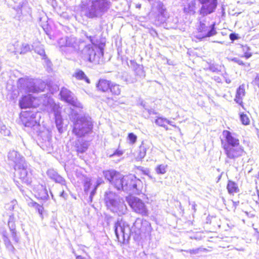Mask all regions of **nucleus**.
<instances>
[{
  "label": "nucleus",
  "instance_id": "6",
  "mask_svg": "<svg viewBox=\"0 0 259 259\" xmlns=\"http://www.w3.org/2000/svg\"><path fill=\"white\" fill-rule=\"evenodd\" d=\"M90 5L86 10V15L89 18L102 16L106 12L111 6L109 0H89Z\"/></svg>",
  "mask_w": 259,
  "mask_h": 259
},
{
  "label": "nucleus",
  "instance_id": "2",
  "mask_svg": "<svg viewBox=\"0 0 259 259\" xmlns=\"http://www.w3.org/2000/svg\"><path fill=\"white\" fill-rule=\"evenodd\" d=\"M9 161L14 164L15 172V181L18 182L19 179L22 183L27 185L31 184L32 179V170L26 162L25 158L18 152L10 151L8 154Z\"/></svg>",
  "mask_w": 259,
  "mask_h": 259
},
{
  "label": "nucleus",
  "instance_id": "32",
  "mask_svg": "<svg viewBox=\"0 0 259 259\" xmlns=\"http://www.w3.org/2000/svg\"><path fill=\"white\" fill-rule=\"evenodd\" d=\"M73 76L78 79L85 80L88 83L90 82L89 79L82 70H76Z\"/></svg>",
  "mask_w": 259,
  "mask_h": 259
},
{
  "label": "nucleus",
  "instance_id": "45",
  "mask_svg": "<svg viewBox=\"0 0 259 259\" xmlns=\"http://www.w3.org/2000/svg\"><path fill=\"white\" fill-rule=\"evenodd\" d=\"M123 154V151L120 150H116L112 154L110 155V157H113L114 156H121Z\"/></svg>",
  "mask_w": 259,
  "mask_h": 259
},
{
  "label": "nucleus",
  "instance_id": "55",
  "mask_svg": "<svg viewBox=\"0 0 259 259\" xmlns=\"http://www.w3.org/2000/svg\"><path fill=\"white\" fill-rule=\"evenodd\" d=\"M251 56H252V54L251 53L246 52L244 53V55L243 56H242V57H244L246 59H248L250 57H251Z\"/></svg>",
  "mask_w": 259,
  "mask_h": 259
},
{
  "label": "nucleus",
  "instance_id": "3",
  "mask_svg": "<svg viewBox=\"0 0 259 259\" xmlns=\"http://www.w3.org/2000/svg\"><path fill=\"white\" fill-rule=\"evenodd\" d=\"M225 140H221L222 147L227 158L235 160L246 153L244 148L240 144L239 140L229 131L225 130L223 132Z\"/></svg>",
  "mask_w": 259,
  "mask_h": 259
},
{
  "label": "nucleus",
  "instance_id": "44",
  "mask_svg": "<svg viewBox=\"0 0 259 259\" xmlns=\"http://www.w3.org/2000/svg\"><path fill=\"white\" fill-rule=\"evenodd\" d=\"M231 60L232 62L237 63L239 65L243 66L245 65V64L243 63V62L238 58H235V57L231 59Z\"/></svg>",
  "mask_w": 259,
  "mask_h": 259
},
{
  "label": "nucleus",
  "instance_id": "63",
  "mask_svg": "<svg viewBox=\"0 0 259 259\" xmlns=\"http://www.w3.org/2000/svg\"><path fill=\"white\" fill-rule=\"evenodd\" d=\"M33 203H37L35 202H34V201H31L29 203V205L33 207V205H34Z\"/></svg>",
  "mask_w": 259,
  "mask_h": 259
},
{
  "label": "nucleus",
  "instance_id": "64",
  "mask_svg": "<svg viewBox=\"0 0 259 259\" xmlns=\"http://www.w3.org/2000/svg\"><path fill=\"white\" fill-rule=\"evenodd\" d=\"M136 7L137 8L140 9L141 8V5L140 4H137Z\"/></svg>",
  "mask_w": 259,
  "mask_h": 259
},
{
  "label": "nucleus",
  "instance_id": "28",
  "mask_svg": "<svg viewBox=\"0 0 259 259\" xmlns=\"http://www.w3.org/2000/svg\"><path fill=\"white\" fill-rule=\"evenodd\" d=\"M245 95V85L244 84L240 85L238 88L236 95L235 101L237 103L242 102V98Z\"/></svg>",
  "mask_w": 259,
  "mask_h": 259
},
{
  "label": "nucleus",
  "instance_id": "42",
  "mask_svg": "<svg viewBox=\"0 0 259 259\" xmlns=\"http://www.w3.org/2000/svg\"><path fill=\"white\" fill-rule=\"evenodd\" d=\"M33 207L35 208L36 210H37L38 212L40 215V216L42 217V211L44 210L43 207L41 205L38 204V203H33Z\"/></svg>",
  "mask_w": 259,
  "mask_h": 259
},
{
  "label": "nucleus",
  "instance_id": "8",
  "mask_svg": "<svg viewBox=\"0 0 259 259\" xmlns=\"http://www.w3.org/2000/svg\"><path fill=\"white\" fill-rule=\"evenodd\" d=\"M114 231L118 241L124 243L125 240L129 239L132 229L127 223L121 219L115 223Z\"/></svg>",
  "mask_w": 259,
  "mask_h": 259
},
{
  "label": "nucleus",
  "instance_id": "51",
  "mask_svg": "<svg viewBox=\"0 0 259 259\" xmlns=\"http://www.w3.org/2000/svg\"><path fill=\"white\" fill-rule=\"evenodd\" d=\"M43 57V59L44 60V61H45V63L46 64V65L48 67H50L51 65V61L47 58L46 55H45V57Z\"/></svg>",
  "mask_w": 259,
  "mask_h": 259
},
{
  "label": "nucleus",
  "instance_id": "62",
  "mask_svg": "<svg viewBox=\"0 0 259 259\" xmlns=\"http://www.w3.org/2000/svg\"><path fill=\"white\" fill-rule=\"evenodd\" d=\"M76 259H86L85 257H83L80 255H76Z\"/></svg>",
  "mask_w": 259,
  "mask_h": 259
},
{
  "label": "nucleus",
  "instance_id": "18",
  "mask_svg": "<svg viewBox=\"0 0 259 259\" xmlns=\"http://www.w3.org/2000/svg\"><path fill=\"white\" fill-rule=\"evenodd\" d=\"M48 176L56 183L60 184L62 185H66L65 180L59 175L54 169H50L47 171Z\"/></svg>",
  "mask_w": 259,
  "mask_h": 259
},
{
  "label": "nucleus",
  "instance_id": "22",
  "mask_svg": "<svg viewBox=\"0 0 259 259\" xmlns=\"http://www.w3.org/2000/svg\"><path fill=\"white\" fill-rule=\"evenodd\" d=\"M75 150L77 152L78 155L82 154L85 152L88 148V143L82 140L78 139L75 141L74 145Z\"/></svg>",
  "mask_w": 259,
  "mask_h": 259
},
{
  "label": "nucleus",
  "instance_id": "31",
  "mask_svg": "<svg viewBox=\"0 0 259 259\" xmlns=\"http://www.w3.org/2000/svg\"><path fill=\"white\" fill-rule=\"evenodd\" d=\"M118 172L114 170H108L103 171V175L105 179L108 180L110 183H112L113 180Z\"/></svg>",
  "mask_w": 259,
  "mask_h": 259
},
{
  "label": "nucleus",
  "instance_id": "46",
  "mask_svg": "<svg viewBox=\"0 0 259 259\" xmlns=\"http://www.w3.org/2000/svg\"><path fill=\"white\" fill-rule=\"evenodd\" d=\"M229 38L232 41H233L235 40L238 39L239 37L238 36V34L235 33H231L229 35Z\"/></svg>",
  "mask_w": 259,
  "mask_h": 259
},
{
  "label": "nucleus",
  "instance_id": "47",
  "mask_svg": "<svg viewBox=\"0 0 259 259\" xmlns=\"http://www.w3.org/2000/svg\"><path fill=\"white\" fill-rule=\"evenodd\" d=\"M97 189V188L95 187L94 189L90 193V196H89V200H90V202H92L93 197H94V196L95 195V194L96 193Z\"/></svg>",
  "mask_w": 259,
  "mask_h": 259
},
{
  "label": "nucleus",
  "instance_id": "11",
  "mask_svg": "<svg viewBox=\"0 0 259 259\" xmlns=\"http://www.w3.org/2000/svg\"><path fill=\"white\" fill-rule=\"evenodd\" d=\"M125 199L134 212L144 216L148 215L147 207L141 199L132 195L126 197Z\"/></svg>",
  "mask_w": 259,
  "mask_h": 259
},
{
  "label": "nucleus",
  "instance_id": "53",
  "mask_svg": "<svg viewBox=\"0 0 259 259\" xmlns=\"http://www.w3.org/2000/svg\"><path fill=\"white\" fill-rule=\"evenodd\" d=\"M254 82L255 85L259 87V73L256 75L254 80Z\"/></svg>",
  "mask_w": 259,
  "mask_h": 259
},
{
  "label": "nucleus",
  "instance_id": "24",
  "mask_svg": "<svg viewBox=\"0 0 259 259\" xmlns=\"http://www.w3.org/2000/svg\"><path fill=\"white\" fill-rule=\"evenodd\" d=\"M13 46L14 48V50H12V52L15 54L17 53H19L20 54H25L30 50V47L27 44H23L20 49L18 48L19 46L18 42H16ZM11 47H12V46Z\"/></svg>",
  "mask_w": 259,
  "mask_h": 259
},
{
  "label": "nucleus",
  "instance_id": "56",
  "mask_svg": "<svg viewBox=\"0 0 259 259\" xmlns=\"http://www.w3.org/2000/svg\"><path fill=\"white\" fill-rule=\"evenodd\" d=\"M60 196L65 199L66 198L67 195V194L65 193L64 191L63 190L60 194Z\"/></svg>",
  "mask_w": 259,
  "mask_h": 259
},
{
  "label": "nucleus",
  "instance_id": "50",
  "mask_svg": "<svg viewBox=\"0 0 259 259\" xmlns=\"http://www.w3.org/2000/svg\"><path fill=\"white\" fill-rule=\"evenodd\" d=\"M104 183V181L102 178H98L96 182V185L95 187L98 188V187L102 183Z\"/></svg>",
  "mask_w": 259,
  "mask_h": 259
},
{
  "label": "nucleus",
  "instance_id": "39",
  "mask_svg": "<svg viewBox=\"0 0 259 259\" xmlns=\"http://www.w3.org/2000/svg\"><path fill=\"white\" fill-rule=\"evenodd\" d=\"M91 185V180L89 178H86L84 181L83 189L84 192L87 194L89 191Z\"/></svg>",
  "mask_w": 259,
  "mask_h": 259
},
{
  "label": "nucleus",
  "instance_id": "13",
  "mask_svg": "<svg viewBox=\"0 0 259 259\" xmlns=\"http://www.w3.org/2000/svg\"><path fill=\"white\" fill-rule=\"evenodd\" d=\"M201 5L199 14L204 17L213 13L218 5V0H197Z\"/></svg>",
  "mask_w": 259,
  "mask_h": 259
},
{
  "label": "nucleus",
  "instance_id": "1",
  "mask_svg": "<svg viewBox=\"0 0 259 259\" xmlns=\"http://www.w3.org/2000/svg\"><path fill=\"white\" fill-rule=\"evenodd\" d=\"M58 44L62 53L66 55L77 54L84 60L90 62H98L104 54L102 47L86 45L84 41L73 36L59 38Z\"/></svg>",
  "mask_w": 259,
  "mask_h": 259
},
{
  "label": "nucleus",
  "instance_id": "61",
  "mask_svg": "<svg viewBox=\"0 0 259 259\" xmlns=\"http://www.w3.org/2000/svg\"><path fill=\"white\" fill-rule=\"evenodd\" d=\"M166 123H167V124H169L170 125H172L173 126L176 127V125L173 124V122L172 121H169L168 119H167Z\"/></svg>",
  "mask_w": 259,
  "mask_h": 259
},
{
  "label": "nucleus",
  "instance_id": "9",
  "mask_svg": "<svg viewBox=\"0 0 259 259\" xmlns=\"http://www.w3.org/2000/svg\"><path fill=\"white\" fill-rule=\"evenodd\" d=\"M131 229H132V233H135L138 237L142 238L150 234L151 227L147 221L138 218L135 221Z\"/></svg>",
  "mask_w": 259,
  "mask_h": 259
},
{
  "label": "nucleus",
  "instance_id": "40",
  "mask_svg": "<svg viewBox=\"0 0 259 259\" xmlns=\"http://www.w3.org/2000/svg\"><path fill=\"white\" fill-rule=\"evenodd\" d=\"M158 12L163 17L166 18L167 15L166 14V10L162 3H159L158 5Z\"/></svg>",
  "mask_w": 259,
  "mask_h": 259
},
{
  "label": "nucleus",
  "instance_id": "52",
  "mask_svg": "<svg viewBox=\"0 0 259 259\" xmlns=\"http://www.w3.org/2000/svg\"><path fill=\"white\" fill-rule=\"evenodd\" d=\"M84 35L88 38L89 39L90 41L92 43V44H94V40H93V38H94V36H92V35H89L88 34V33L87 32H84L83 33Z\"/></svg>",
  "mask_w": 259,
  "mask_h": 259
},
{
  "label": "nucleus",
  "instance_id": "21",
  "mask_svg": "<svg viewBox=\"0 0 259 259\" xmlns=\"http://www.w3.org/2000/svg\"><path fill=\"white\" fill-rule=\"evenodd\" d=\"M112 81L106 79L101 78L96 84L97 89L102 92H107L109 91Z\"/></svg>",
  "mask_w": 259,
  "mask_h": 259
},
{
  "label": "nucleus",
  "instance_id": "38",
  "mask_svg": "<svg viewBox=\"0 0 259 259\" xmlns=\"http://www.w3.org/2000/svg\"><path fill=\"white\" fill-rule=\"evenodd\" d=\"M0 133L5 136H9L11 133L10 130L5 125L3 124L0 127Z\"/></svg>",
  "mask_w": 259,
  "mask_h": 259
},
{
  "label": "nucleus",
  "instance_id": "5",
  "mask_svg": "<svg viewBox=\"0 0 259 259\" xmlns=\"http://www.w3.org/2000/svg\"><path fill=\"white\" fill-rule=\"evenodd\" d=\"M104 201L108 209L119 215L124 214L127 212V206L123 199L120 198L114 192L107 191L104 194Z\"/></svg>",
  "mask_w": 259,
  "mask_h": 259
},
{
  "label": "nucleus",
  "instance_id": "29",
  "mask_svg": "<svg viewBox=\"0 0 259 259\" xmlns=\"http://www.w3.org/2000/svg\"><path fill=\"white\" fill-rule=\"evenodd\" d=\"M121 79L127 83H133L136 82L137 80V79L135 77L126 72H124L122 73Z\"/></svg>",
  "mask_w": 259,
  "mask_h": 259
},
{
  "label": "nucleus",
  "instance_id": "26",
  "mask_svg": "<svg viewBox=\"0 0 259 259\" xmlns=\"http://www.w3.org/2000/svg\"><path fill=\"white\" fill-rule=\"evenodd\" d=\"M8 227L9 228V230L11 233V237L13 238V240L16 242L18 243L19 241V238L17 235V232L15 229V224L14 222L9 220L8 222Z\"/></svg>",
  "mask_w": 259,
  "mask_h": 259
},
{
  "label": "nucleus",
  "instance_id": "41",
  "mask_svg": "<svg viewBox=\"0 0 259 259\" xmlns=\"http://www.w3.org/2000/svg\"><path fill=\"white\" fill-rule=\"evenodd\" d=\"M240 120L242 124L244 125L249 124L250 122L249 119L246 114L242 113L240 116Z\"/></svg>",
  "mask_w": 259,
  "mask_h": 259
},
{
  "label": "nucleus",
  "instance_id": "35",
  "mask_svg": "<svg viewBox=\"0 0 259 259\" xmlns=\"http://www.w3.org/2000/svg\"><path fill=\"white\" fill-rule=\"evenodd\" d=\"M167 165L161 164L157 165L155 168V171L157 174L163 175L166 173Z\"/></svg>",
  "mask_w": 259,
  "mask_h": 259
},
{
  "label": "nucleus",
  "instance_id": "19",
  "mask_svg": "<svg viewBox=\"0 0 259 259\" xmlns=\"http://www.w3.org/2000/svg\"><path fill=\"white\" fill-rule=\"evenodd\" d=\"M124 177L120 173H118L114 177V180L112 182V184L114 185L115 188L118 190H123L124 185Z\"/></svg>",
  "mask_w": 259,
  "mask_h": 259
},
{
  "label": "nucleus",
  "instance_id": "37",
  "mask_svg": "<svg viewBox=\"0 0 259 259\" xmlns=\"http://www.w3.org/2000/svg\"><path fill=\"white\" fill-rule=\"evenodd\" d=\"M167 119L163 117H158L155 120V123L158 126L164 127L166 130H168L167 126L165 125Z\"/></svg>",
  "mask_w": 259,
  "mask_h": 259
},
{
  "label": "nucleus",
  "instance_id": "15",
  "mask_svg": "<svg viewBox=\"0 0 259 259\" xmlns=\"http://www.w3.org/2000/svg\"><path fill=\"white\" fill-rule=\"evenodd\" d=\"M37 116L40 117L39 113L27 111L21 114V118L25 126L32 127L39 125L36 119Z\"/></svg>",
  "mask_w": 259,
  "mask_h": 259
},
{
  "label": "nucleus",
  "instance_id": "59",
  "mask_svg": "<svg viewBox=\"0 0 259 259\" xmlns=\"http://www.w3.org/2000/svg\"><path fill=\"white\" fill-rule=\"evenodd\" d=\"M233 206L235 207V208H236L238 205V204L239 203V201H233Z\"/></svg>",
  "mask_w": 259,
  "mask_h": 259
},
{
  "label": "nucleus",
  "instance_id": "10",
  "mask_svg": "<svg viewBox=\"0 0 259 259\" xmlns=\"http://www.w3.org/2000/svg\"><path fill=\"white\" fill-rule=\"evenodd\" d=\"M197 31L194 36L200 40L207 37L213 36L217 34L215 28V23L211 25H206L204 20L199 19V25L197 27Z\"/></svg>",
  "mask_w": 259,
  "mask_h": 259
},
{
  "label": "nucleus",
  "instance_id": "36",
  "mask_svg": "<svg viewBox=\"0 0 259 259\" xmlns=\"http://www.w3.org/2000/svg\"><path fill=\"white\" fill-rule=\"evenodd\" d=\"M207 250L206 248L200 247L195 249H189V250H181V251H186L190 253L191 254H197L201 252H204Z\"/></svg>",
  "mask_w": 259,
  "mask_h": 259
},
{
  "label": "nucleus",
  "instance_id": "4",
  "mask_svg": "<svg viewBox=\"0 0 259 259\" xmlns=\"http://www.w3.org/2000/svg\"><path fill=\"white\" fill-rule=\"evenodd\" d=\"M70 119L73 122L72 133L77 137H83L92 132L93 124L91 118L81 116L72 110Z\"/></svg>",
  "mask_w": 259,
  "mask_h": 259
},
{
  "label": "nucleus",
  "instance_id": "17",
  "mask_svg": "<svg viewBox=\"0 0 259 259\" xmlns=\"http://www.w3.org/2000/svg\"><path fill=\"white\" fill-rule=\"evenodd\" d=\"M35 99L29 94L23 96L19 101V105L21 108H27L33 106V102Z\"/></svg>",
  "mask_w": 259,
  "mask_h": 259
},
{
  "label": "nucleus",
  "instance_id": "14",
  "mask_svg": "<svg viewBox=\"0 0 259 259\" xmlns=\"http://www.w3.org/2000/svg\"><path fill=\"white\" fill-rule=\"evenodd\" d=\"M61 99L73 106L82 108V105L74 96L73 94L66 88H62L60 92Z\"/></svg>",
  "mask_w": 259,
  "mask_h": 259
},
{
  "label": "nucleus",
  "instance_id": "20",
  "mask_svg": "<svg viewBox=\"0 0 259 259\" xmlns=\"http://www.w3.org/2000/svg\"><path fill=\"white\" fill-rule=\"evenodd\" d=\"M196 1L197 0H189L184 6V12L190 15H193L197 9Z\"/></svg>",
  "mask_w": 259,
  "mask_h": 259
},
{
  "label": "nucleus",
  "instance_id": "30",
  "mask_svg": "<svg viewBox=\"0 0 259 259\" xmlns=\"http://www.w3.org/2000/svg\"><path fill=\"white\" fill-rule=\"evenodd\" d=\"M227 188L229 194L238 193L239 191L237 184L234 182L230 180L228 181Z\"/></svg>",
  "mask_w": 259,
  "mask_h": 259
},
{
  "label": "nucleus",
  "instance_id": "48",
  "mask_svg": "<svg viewBox=\"0 0 259 259\" xmlns=\"http://www.w3.org/2000/svg\"><path fill=\"white\" fill-rule=\"evenodd\" d=\"M42 196H41V198L45 199H47L49 197L47 190L46 188H42Z\"/></svg>",
  "mask_w": 259,
  "mask_h": 259
},
{
  "label": "nucleus",
  "instance_id": "60",
  "mask_svg": "<svg viewBox=\"0 0 259 259\" xmlns=\"http://www.w3.org/2000/svg\"><path fill=\"white\" fill-rule=\"evenodd\" d=\"M143 172H144V174L149 176L150 171L149 169H145L144 170H143Z\"/></svg>",
  "mask_w": 259,
  "mask_h": 259
},
{
  "label": "nucleus",
  "instance_id": "16",
  "mask_svg": "<svg viewBox=\"0 0 259 259\" xmlns=\"http://www.w3.org/2000/svg\"><path fill=\"white\" fill-rule=\"evenodd\" d=\"M54 114L55 118L56 126L60 133L62 132V118L61 115V110L59 107L55 105L53 107Z\"/></svg>",
  "mask_w": 259,
  "mask_h": 259
},
{
  "label": "nucleus",
  "instance_id": "12",
  "mask_svg": "<svg viewBox=\"0 0 259 259\" xmlns=\"http://www.w3.org/2000/svg\"><path fill=\"white\" fill-rule=\"evenodd\" d=\"M39 82H34L32 79L20 78L18 80L17 87L20 91L25 93H37L43 90L42 89L36 87Z\"/></svg>",
  "mask_w": 259,
  "mask_h": 259
},
{
  "label": "nucleus",
  "instance_id": "34",
  "mask_svg": "<svg viewBox=\"0 0 259 259\" xmlns=\"http://www.w3.org/2000/svg\"><path fill=\"white\" fill-rule=\"evenodd\" d=\"M35 52L40 55L42 57H45V50L42 45L40 44H38L37 45H34L32 46Z\"/></svg>",
  "mask_w": 259,
  "mask_h": 259
},
{
  "label": "nucleus",
  "instance_id": "25",
  "mask_svg": "<svg viewBox=\"0 0 259 259\" xmlns=\"http://www.w3.org/2000/svg\"><path fill=\"white\" fill-rule=\"evenodd\" d=\"M132 64L134 65V71L135 75L140 78H143L145 77L146 74L142 65L137 64L134 61H131Z\"/></svg>",
  "mask_w": 259,
  "mask_h": 259
},
{
  "label": "nucleus",
  "instance_id": "23",
  "mask_svg": "<svg viewBox=\"0 0 259 259\" xmlns=\"http://www.w3.org/2000/svg\"><path fill=\"white\" fill-rule=\"evenodd\" d=\"M1 234L2 236V238L4 240V243L7 249L9 251L14 253L15 250V248H14L11 242L10 241L9 238V234L8 233V232H7V231L6 230H3L1 232Z\"/></svg>",
  "mask_w": 259,
  "mask_h": 259
},
{
  "label": "nucleus",
  "instance_id": "33",
  "mask_svg": "<svg viewBox=\"0 0 259 259\" xmlns=\"http://www.w3.org/2000/svg\"><path fill=\"white\" fill-rule=\"evenodd\" d=\"M40 147L44 150L46 151L48 153H51L53 151V146L50 139L42 143Z\"/></svg>",
  "mask_w": 259,
  "mask_h": 259
},
{
  "label": "nucleus",
  "instance_id": "49",
  "mask_svg": "<svg viewBox=\"0 0 259 259\" xmlns=\"http://www.w3.org/2000/svg\"><path fill=\"white\" fill-rule=\"evenodd\" d=\"M146 155V149L144 147H140V156L141 158H144Z\"/></svg>",
  "mask_w": 259,
  "mask_h": 259
},
{
  "label": "nucleus",
  "instance_id": "54",
  "mask_svg": "<svg viewBox=\"0 0 259 259\" xmlns=\"http://www.w3.org/2000/svg\"><path fill=\"white\" fill-rule=\"evenodd\" d=\"M189 203L190 205H192V208L194 210V211L195 212L196 210V204L194 202H191L190 201H189Z\"/></svg>",
  "mask_w": 259,
  "mask_h": 259
},
{
  "label": "nucleus",
  "instance_id": "7",
  "mask_svg": "<svg viewBox=\"0 0 259 259\" xmlns=\"http://www.w3.org/2000/svg\"><path fill=\"white\" fill-rule=\"evenodd\" d=\"M123 191L130 194L139 195L142 192V182L134 175H130L125 176Z\"/></svg>",
  "mask_w": 259,
  "mask_h": 259
},
{
  "label": "nucleus",
  "instance_id": "27",
  "mask_svg": "<svg viewBox=\"0 0 259 259\" xmlns=\"http://www.w3.org/2000/svg\"><path fill=\"white\" fill-rule=\"evenodd\" d=\"M109 91L113 96H119L120 95L121 91L120 85L112 81Z\"/></svg>",
  "mask_w": 259,
  "mask_h": 259
},
{
  "label": "nucleus",
  "instance_id": "57",
  "mask_svg": "<svg viewBox=\"0 0 259 259\" xmlns=\"http://www.w3.org/2000/svg\"><path fill=\"white\" fill-rule=\"evenodd\" d=\"M242 48H243V51L244 52V53L246 52H248V51H249L250 50L249 47H248L247 46H242Z\"/></svg>",
  "mask_w": 259,
  "mask_h": 259
},
{
  "label": "nucleus",
  "instance_id": "43",
  "mask_svg": "<svg viewBox=\"0 0 259 259\" xmlns=\"http://www.w3.org/2000/svg\"><path fill=\"white\" fill-rule=\"evenodd\" d=\"M128 139L132 143H134L136 142L137 137L133 133H130L128 135Z\"/></svg>",
  "mask_w": 259,
  "mask_h": 259
},
{
  "label": "nucleus",
  "instance_id": "58",
  "mask_svg": "<svg viewBox=\"0 0 259 259\" xmlns=\"http://www.w3.org/2000/svg\"><path fill=\"white\" fill-rule=\"evenodd\" d=\"M209 69L213 72H214L216 70V68L214 67L213 65H210L209 66Z\"/></svg>",
  "mask_w": 259,
  "mask_h": 259
}]
</instances>
